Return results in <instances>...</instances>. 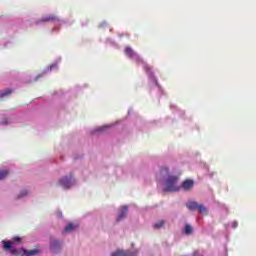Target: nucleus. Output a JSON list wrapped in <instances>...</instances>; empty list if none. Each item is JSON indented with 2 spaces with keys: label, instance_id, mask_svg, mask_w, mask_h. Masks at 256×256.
Here are the masks:
<instances>
[{
  "label": "nucleus",
  "instance_id": "nucleus-1",
  "mask_svg": "<svg viewBox=\"0 0 256 256\" xmlns=\"http://www.w3.org/2000/svg\"><path fill=\"white\" fill-rule=\"evenodd\" d=\"M178 181H179V176H175V175L168 176L166 179V187H164L163 191L165 193L179 191L180 187L177 186Z\"/></svg>",
  "mask_w": 256,
  "mask_h": 256
},
{
  "label": "nucleus",
  "instance_id": "nucleus-2",
  "mask_svg": "<svg viewBox=\"0 0 256 256\" xmlns=\"http://www.w3.org/2000/svg\"><path fill=\"white\" fill-rule=\"evenodd\" d=\"M4 251H10L11 255H17V249L13 248V245H19L21 243L20 237H14L13 241H2Z\"/></svg>",
  "mask_w": 256,
  "mask_h": 256
},
{
  "label": "nucleus",
  "instance_id": "nucleus-3",
  "mask_svg": "<svg viewBox=\"0 0 256 256\" xmlns=\"http://www.w3.org/2000/svg\"><path fill=\"white\" fill-rule=\"evenodd\" d=\"M59 185H61V187H63L64 189H70L71 185H73V176L70 175L69 177H63L62 179H60Z\"/></svg>",
  "mask_w": 256,
  "mask_h": 256
},
{
  "label": "nucleus",
  "instance_id": "nucleus-4",
  "mask_svg": "<svg viewBox=\"0 0 256 256\" xmlns=\"http://www.w3.org/2000/svg\"><path fill=\"white\" fill-rule=\"evenodd\" d=\"M51 21L52 22L59 21V17H57V15L55 14H50L48 16L42 17L40 20H37L36 23H49Z\"/></svg>",
  "mask_w": 256,
  "mask_h": 256
},
{
  "label": "nucleus",
  "instance_id": "nucleus-5",
  "mask_svg": "<svg viewBox=\"0 0 256 256\" xmlns=\"http://www.w3.org/2000/svg\"><path fill=\"white\" fill-rule=\"evenodd\" d=\"M194 185H195V182L193 180H185L182 183V189H184V191H191Z\"/></svg>",
  "mask_w": 256,
  "mask_h": 256
},
{
  "label": "nucleus",
  "instance_id": "nucleus-6",
  "mask_svg": "<svg viewBox=\"0 0 256 256\" xmlns=\"http://www.w3.org/2000/svg\"><path fill=\"white\" fill-rule=\"evenodd\" d=\"M135 255H137L135 252L118 250V251L112 253L111 256H135Z\"/></svg>",
  "mask_w": 256,
  "mask_h": 256
},
{
  "label": "nucleus",
  "instance_id": "nucleus-7",
  "mask_svg": "<svg viewBox=\"0 0 256 256\" xmlns=\"http://www.w3.org/2000/svg\"><path fill=\"white\" fill-rule=\"evenodd\" d=\"M127 217V206H123L121 212L118 214L116 221H123Z\"/></svg>",
  "mask_w": 256,
  "mask_h": 256
},
{
  "label": "nucleus",
  "instance_id": "nucleus-8",
  "mask_svg": "<svg viewBox=\"0 0 256 256\" xmlns=\"http://www.w3.org/2000/svg\"><path fill=\"white\" fill-rule=\"evenodd\" d=\"M75 229H77V225L73 224V223H69L63 230V234L65 233H70V231H75Z\"/></svg>",
  "mask_w": 256,
  "mask_h": 256
},
{
  "label": "nucleus",
  "instance_id": "nucleus-9",
  "mask_svg": "<svg viewBox=\"0 0 256 256\" xmlns=\"http://www.w3.org/2000/svg\"><path fill=\"white\" fill-rule=\"evenodd\" d=\"M199 204L197 202H189L186 204L187 209H189V211H195L197 210Z\"/></svg>",
  "mask_w": 256,
  "mask_h": 256
},
{
  "label": "nucleus",
  "instance_id": "nucleus-10",
  "mask_svg": "<svg viewBox=\"0 0 256 256\" xmlns=\"http://www.w3.org/2000/svg\"><path fill=\"white\" fill-rule=\"evenodd\" d=\"M125 53H126V55H127L128 57H130V59H133V57H134L135 55H137V54H135V52H133V49H132L131 47H129V46H127V47L125 48Z\"/></svg>",
  "mask_w": 256,
  "mask_h": 256
},
{
  "label": "nucleus",
  "instance_id": "nucleus-11",
  "mask_svg": "<svg viewBox=\"0 0 256 256\" xmlns=\"http://www.w3.org/2000/svg\"><path fill=\"white\" fill-rule=\"evenodd\" d=\"M61 247V242H59V240H53L50 244V249H53L55 251V249H59Z\"/></svg>",
  "mask_w": 256,
  "mask_h": 256
},
{
  "label": "nucleus",
  "instance_id": "nucleus-12",
  "mask_svg": "<svg viewBox=\"0 0 256 256\" xmlns=\"http://www.w3.org/2000/svg\"><path fill=\"white\" fill-rule=\"evenodd\" d=\"M185 235H191L193 233V227L190 224H186L184 227Z\"/></svg>",
  "mask_w": 256,
  "mask_h": 256
},
{
  "label": "nucleus",
  "instance_id": "nucleus-13",
  "mask_svg": "<svg viewBox=\"0 0 256 256\" xmlns=\"http://www.w3.org/2000/svg\"><path fill=\"white\" fill-rule=\"evenodd\" d=\"M39 253V250L34 249V250H24V255L26 256H35Z\"/></svg>",
  "mask_w": 256,
  "mask_h": 256
},
{
  "label": "nucleus",
  "instance_id": "nucleus-14",
  "mask_svg": "<svg viewBox=\"0 0 256 256\" xmlns=\"http://www.w3.org/2000/svg\"><path fill=\"white\" fill-rule=\"evenodd\" d=\"M144 71H146V73L149 75V77H153V72H152L151 66L145 65L144 66Z\"/></svg>",
  "mask_w": 256,
  "mask_h": 256
},
{
  "label": "nucleus",
  "instance_id": "nucleus-15",
  "mask_svg": "<svg viewBox=\"0 0 256 256\" xmlns=\"http://www.w3.org/2000/svg\"><path fill=\"white\" fill-rule=\"evenodd\" d=\"M8 175H9V170H1L0 171V181H2V179H5Z\"/></svg>",
  "mask_w": 256,
  "mask_h": 256
},
{
  "label": "nucleus",
  "instance_id": "nucleus-16",
  "mask_svg": "<svg viewBox=\"0 0 256 256\" xmlns=\"http://www.w3.org/2000/svg\"><path fill=\"white\" fill-rule=\"evenodd\" d=\"M165 225V220H160L156 224H154V229H161Z\"/></svg>",
  "mask_w": 256,
  "mask_h": 256
},
{
  "label": "nucleus",
  "instance_id": "nucleus-17",
  "mask_svg": "<svg viewBox=\"0 0 256 256\" xmlns=\"http://www.w3.org/2000/svg\"><path fill=\"white\" fill-rule=\"evenodd\" d=\"M160 175H162L163 177H165V175H169V168L162 167L160 170Z\"/></svg>",
  "mask_w": 256,
  "mask_h": 256
},
{
  "label": "nucleus",
  "instance_id": "nucleus-18",
  "mask_svg": "<svg viewBox=\"0 0 256 256\" xmlns=\"http://www.w3.org/2000/svg\"><path fill=\"white\" fill-rule=\"evenodd\" d=\"M197 209H198L199 213H207V208H205V206L202 204H198Z\"/></svg>",
  "mask_w": 256,
  "mask_h": 256
},
{
  "label": "nucleus",
  "instance_id": "nucleus-19",
  "mask_svg": "<svg viewBox=\"0 0 256 256\" xmlns=\"http://www.w3.org/2000/svg\"><path fill=\"white\" fill-rule=\"evenodd\" d=\"M7 95H11V90H6L0 93V99H3V97H7Z\"/></svg>",
  "mask_w": 256,
  "mask_h": 256
},
{
  "label": "nucleus",
  "instance_id": "nucleus-20",
  "mask_svg": "<svg viewBox=\"0 0 256 256\" xmlns=\"http://www.w3.org/2000/svg\"><path fill=\"white\" fill-rule=\"evenodd\" d=\"M27 195V190H23L20 195L18 196V198L20 199V197H25Z\"/></svg>",
  "mask_w": 256,
  "mask_h": 256
},
{
  "label": "nucleus",
  "instance_id": "nucleus-21",
  "mask_svg": "<svg viewBox=\"0 0 256 256\" xmlns=\"http://www.w3.org/2000/svg\"><path fill=\"white\" fill-rule=\"evenodd\" d=\"M105 129H107V126H102L101 128L98 129V131L103 132L105 131Z\"/></svg>",
  "mask_w": 256,
  "mask_h": 256
}]
</instances>
